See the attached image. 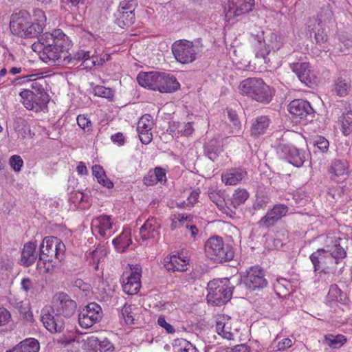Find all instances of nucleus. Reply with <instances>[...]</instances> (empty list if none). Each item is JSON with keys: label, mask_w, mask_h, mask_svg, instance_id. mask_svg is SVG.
<instances>
[{"label": "nucleus", "mask_w": 352, "mask_h": 352, "mask_svg": "<svg viewBox=\"0 0 352 352\" xmlns=\"http://www.w3.org/2000/svg\"><path fill=\"white\" fill-rule=\"evenodd\" d=\"M69 46L68 37L57 30L53 33L43 34L37 42L32 45V49L39 54L43 62L49 65H65L72 61Z\"/></svg>", "instance_id": "nucleus-1"}, {"label": "nucleus", "mask_w": 352, "mask_h": 352, "mask_svg": "<svg viewBox=\"0 0 352 352\" xmlns=\"http://www.w3.org/2000/svg\"><path fill=\"white\" fill-rule=\"evenodd\" d=\"M344 244V241L340 237L328 235L324 248L318 249L310 256L314 270L324 273L335 271L334 266L338 263L339 259L346 256Z\"/></svg>", "instance_id": "nucleus-2"}, {"label": "nucleus", "mask_w": 352, "mask_h": 352, "mask_svg": "<svg viewBox=\"0 0 352 352\" xmlns=\"http://www.w3.org/2000/svg\"><path fill=\"white\" fill-rule=\"evenodd\" d=\"M65 244L55 236L44 238L40 246L39 261L37 267L43 268L45 273L52 274L57 263L64 258Z\"/></svg>", "instance_id": "nucleus-3"}, {"label": "nucleus", "mask_w": 352, "mask_h": 352, "mask_svg": "<svg viewBox=\"0 0 352 352\" xmlns=\"http://www.w3.org/2000/svg\"><path fill=\"white\" fill-rule=\"evenodd\" d=\"M137 80L140 85L161 93H171L179 88L175 77L168 74L157 72L139 74Z\"/></svg>", "instance_id": "nucleus-4"}, {"label": "nucleus", "mask_w": 352, "mask_h": 352, "mask_svg": "<svg viewBox=\"0 0 352 352\" xmlns=\"http://www.w3.org/2000/svg\"><path fill=\"white\" fill-rule=\"evenodd\" d=\"M239 89L241 94L257 102L269 103L272 100L271 89L261 78H246L241 82Z\"/></svg>", "instance_id": "nucleus-5"}, {"label": "nucleus", "mask_w": 352, "mask_h": 352, "mask_svg": "<svg viewBox=\"0 0 352 352\" xmlns=\"http://www.w3.org/2000/svg\"><path fill=\"white\" fill-rule=\"evenodd\" d=\"M205 252L208 258L217 263L231 261L234 258L232 248L225 244L220 236H212L205 243Z\"/></svg>", "instance_id": "nucleus-6"}, {"label": "nucleus", "mask_w": 352, "mask_h": 352, "mask_svg": "<svg viewBox=\"0 0 352 352\" xmlns=\"http://www.w3.org/2000/svg\"><path fill=\"white\" fill-rule=\"evenodd\" d=\"M207 300L214 305H221L231 299L232 292L222 279H214L208 283Z\"/></svg>", "instance_id": "nucleus-7"}, {"label": "nucleus", "mask_w": 352, "mask_h": 352, "mask_svg": "<svg viewBox=\"0 0 352 352\" xmlns=\"http://www.w3.org/2000/svg\"><path fill=\"white\" fill-rule=\"evenodd\" d=\"M171 48L175 59L182 64L192 63L196 59L197 52L192 42L179 40L173 43Z\"/></svg>", "instance_id": "nucleus-8"}, {"label": "nucleus", "mask_w": 352, "mask_h": 352, "mask_svg": "<svg viewBox=\"0 0 352 352\" xmlns=\"http://www.w3.org/2000/svg\"><path fill=\"white\" fill-rule=\"evenodd\" d=\"M53 311L56 316H63L70 318L74 314L76 309V302L64 292L56 294L52 299Z\"/></svg>", "instance_id": "nucleus-9"}, {"label": "nucleus", "mask_w": 352, "mask_h": 352, "mask_svg": "<svg viewBox=\"0 0 352 352\" xmlns=\"http://www.w3.org/2000/svg\"><path fill=\"white\" fill-rule=\"evenodd\" d=\"M243 281L245 286L251 290L261 289L267 285L264 270L258 265L250 267L243 275Z\"/></svg>", "instance_id": "nucleus-10"}, {"label": "nucleus", "mask_w": 352, "mask_h": 352, "mask_svg": "<svg viewBox=\"0 0 352 352\" xmlns=\"http://www.w3.org/2000/svg\"><path fill=\"white\" fill-rule=\"evenodd\" d=\"M20 96L26 109L38 111L48 101V95L45 92L35 93L28 89L21 91Z\"/></svg>", "instance_id": "nucleus-11"}, {"label": "nucleus", "mask_w": 352, "mask_h": 352, "mask_svg": "<svg viewBox=\"0 0 352 352\" xmlns=\"http://www.w3.org/2000/svg\"><path fill=\"white\" fill-rule=\"evenodd\" d=\"M31 15L25 10H21L19 12L11 15L10 21V29L11 32L20 36L24 34L23 30L27 25L31 23Z\"/></svg>", "instance_id": "nucleus-12"}, {"label": "nucleus", "mask_w": 352, "mask_h": 352, "mask_svg": "<svg viewBox=\"0 0 352 352\" xmlns=\"http://www.w3.org/2000/svg\"><path fill=\"white\" fill-rule=\"evenodd\" d=\"M254 6V0H236L235 2H229L225 7L226 17L230 19L252 11Z\"/></svg>", "instance_id": "nucleus-13"}, {"label": "nucleus", "mask_w": 352, "mask_h": 352, "mask_svg": "<svg viewBox=\"0 0 352 352\" xmlns=\"http://www.w3.org/2000/svg\"><path fill=\"white\" fill-rule=\"evenodd\" d=\"M51 307H45L41 311V321L45 327L51 333H60L64 329L63 320L59 316L56 318L51 314Z\"/></svg>", "instance_id": "nucleus-14"}, {"label": "nucleus", "mask_w": 352, "mask_h": 352, "mask_svg": "<svg viewBox=\"0 0 352 352\" xmlns=\"http://www.w3.org/2000/svg\"><path fill=\"white\" fill-rule=\"evenodd\" d=\"M292 70L297 75L299 80L308 86L316 82V76L310 69L308 63H296L293 64Z\"/></svg>", "instance_id": "nucleus-15"}, {"label": "nucleus", "mask_w": 352, "mask_h": 352, "mask_svg": "<svg viewBox=\"0 0 352 352\" xmlns=\"http://www.w3.org/2000/svg\"><path fill=\"white\" fill-rule=\"evenodd\" d=\"M140 277V270L139 268H136L135 271L131 272L129 276L123 279L122 288L124 292L129 295L137 294L141 287Z\"/></svg>", "instance_id": "nucleus-16"}, {"label": "nucleus", "mask_w": 352, "mask_h": 352, "mask_svg": "<svg viewBox=\"0 0 352 352\" xmlns=\"http://www.w3.org/2000/svg\"><path fill=\"white\" fill-rule=\"evenodd\" d=\"M161 225L155 217L148 218L140 229V238L142 241L155 239L159 235Z\"/></svg>", "instance_id": "nucleus-17"}, {"label": "nucleus", "mask_w": 352, "mask_h": 352, "mask_svg": "<svg viewBox=\"0 0 352 352\" xmlns=\"http://www.w3.org/2000/svg\"><path fill=\"white\" fill-rule=\"evenodd\" d=\"M288 110L296 118L302 119L311 113L313 109L310 106L309 102L298 99L294 100L289 103Z\"/></svg>", "instance_id": "nucleus-18"}, {"label": "nucleus", "mask_w": 352, "mask_h": 352, "mask_svg": "<svg viewBox=\"0 0 352 352\" xmlns=\"http://www.w3.org/2000/svg\"><path fill=\"white\" fill-rule=\"evenodd\" d=\"M38 16H41V19H38L34 21L31 20L30 24L28 25L27 28L23 30L25 34L21 35L20 37L34 38L43 32L45 25V16L41 10L38 12Z\"/></svg>", "instance_id": "nucleus-19"}, {"label": "nucleus", "mask_w": 352, "mask_h": 352, "mask_svg": "<svg viewBox=\"0 0 352 352\" xmlns=\"http://www.w3.org/2000/svg\"><path fill=\"white\" fill-rule=\"evenodd\" d=\"M192 122H173L170 124L169 131L173 136H189L194 132Z\"/></svg>", "instance_id": "nucleus-20"}, {"label": "nucleus", "mask_w": 352, "mask_h": 352, "mask_svg": "<svg viewBox=\"0 0 352 352\" xmlns=\"http://www.w3.org/2000/svg\"><path fill=\"white\" fill-rule=\"evenodd\" d=\"M186 261L176 255L168 256L164 258V267L168 272H184L187 270Z\"/></svg>", "instance_id": "nucleus-21"}, {"label": "nucleus", "mask_w": 352, "mask_h": 352, "mask_svg": "<svg viewBox=\"0 0 352 352\" xmlns=\"http://www.w3.org/2000/svg\"><path fill=\"white\" fill-rule=\"evenodd\" d=\"M36 245L29 242L24 245L21 252V262L26 267L32 265L37 258L36 253Z\"/></svg>", "instance_id": "nucleus-22"}, {"label": "nucleus", "mask_w": 352, "mask_h": 352, "mask_svg": "<svg viewBox=\"0 0 352 352\" xmlns=\"http://www.w3.org/2000/svg\"><path fill=\"white\" fill-rule=\"evenodd\" d=\"M348 163L345 160L335 159L329 168L331 179L336 180L337 177H343L347 174Z\"/></svg>", "instance_id": "nucleus-23"}, {"label": "nucleus", "mask_w": 352, "mask_h": 352, "mask_svg": "<svg viewBox=\"0 0 352 352\" xmlns=\"http://www.w3.org/2000/svg\"><path fill=\"white\" fill-rule=\"evenodd\" d=\"M93 225L94 226V231L98 232L102 236H105L106 231L112 228L111 217L107 215H102L96 218L93 221Z\"/></svg>", "instance_id": "nucleus-24"}, {"label": "nucleus", "mask_w": 352, "mask_h": 352, "mask_svg": "<svg viewBox=\"0 0 352 352\" xmlns=\"http://www.w3.org/2000/svg\"><path fill=\"white\" fill-rule=\"evenodd\" d=\"M39 350V343L34 338L26 339L12 350L7 352H38Z\"/></svg>", "instance_id": "nucleus-25"}, {"label": "nucleus", "mask_w": 352, "mask_h": 352, "mask_svg": "<svg viewBox=\"0 0 352 352\" xmlns=\"http://www.w3.org/2000/svg\"><path fill=\"white\" fill-rule=\"evenodd\" d=\"M270 124V120L267 116L258 117L252 123L251 127V135L258 137L267 130Z\"/></svg>", "instance_id": "nucleus-26"}, {"label": "nucleus", "mask_w": 352, "mask_h": 352, "mask_svg": "<svg viewBox=\"0 0 352 352\" xmlns=\"http://www.w3.org/2000/svg\"><path fill=\"white\" fill-rule=\"evenodd\" d=\"M130 230H124L123 232L115 239L113 240V243L116 249L122 252L130 245L131 239L130 238Z\"/></svg>", "instance_id": "nucleus-27"}, {"label": "nucleus", "mask_w": 352, "mask_h": 352, "mask_svg": "<svg viewBox=\"0 0 352 352\" xmlns=\"http://www.w3.org/2000/svg\"><path fill=\"white\" fill-rule=\"evenodd\" d=\"M246 175V172L243 170L233 169L222 175V181L228 185H235L242 180Z\"/></svg>", "instance_id": "nucleus-28"}, {"label": "nucleus", "mask_w": 352, "mask_h": 352, "mask_svg": "<svg viewBox=\"0 0 352 352\" xmlns=\"http://www.w3.org/2000/svg\"><path fill=\"white\" fill-rule=\"evenodd\" d=\"M80 313L85 314L86 316L96 322L100 320L102 315L100 306L96 302L88 304Z\"/></svg>", "instance_id": "nucleus-29"}, {"label": "nucleus", "mask_w": 352, "mask_h": 352, "mask_svg": "<svg viewBox=\"0 0 352 352\" xmlns=\"http://www.w3.org/2000/svg\"><path fill=\"white\" fill-rule=\"evenodd\" d=\"M92 172L93 175L97 178L98 183L108 188H111L113 187V182L107 177L105 173L101 166H94L92 167Z\"/></svg>", "instance_id": "nucleus-30"}, {"label": "nucleus", "mask_w": 352, "mask_h": 352, "mask_svg": "<svg viewBox=\"0 0 352 352\" xmlns=\"http://www.w3.org/2000/svg\"><path fill=\"white\" fill-rule=\"evenodd\" d=\"M327 298L329 301L341 302L345 300L346 296L336 284H333L329 287Z\"/></svg>", "instance_id": "nucleus-31"}, {"label": "nucleus", "mask_w": 352, "mask_h": 352, "mask_svg": "<svg viewBox=\"0 0 352 352\" xmlns=\"http://www.w3.org/2000/svg\"><path fill=\"white\" fill-rule=\"evenodd\" d=\"M346 342V338L342 335H327L324 336V342L329 346L333 349L340 348Z\"/></svg>", "instance_id": "nucleus-32"}, {"label": "nucleus", "mask_w": 352, "mask_h": 352, "mask_svg": "<svg viewBox=\"0 0 352 352\" xmlns=\"http://www.w3.org/2000/svg\"><path fill=\"white\" fill-rule=\"evenodd\" d=\"M350 87V80L349 78H338L335 82V91L340 97L346 96Z\"/></svg>", "instance_id": "nucleus-33"}, {"label": "nucleus", "mask_w": 352, "mask_h": 352, "mask_svg": "<svg viewBox=\"0 0 352 352\" xmlns=\"http://www.w3.org/2000/svg\"><path fill=\"white\" fill-rule=\"evenodd\" d=\"M120 16L117 18V22L119 26L123 28L129 26L134 22L135 14L132 11L119 12Z\"/></svg>", "instance_id": "nucleus-34"}, {"label": "nucleus", "mask_w": 352, "mask_h": 352, "mask_svg": "<svg viewBox=\"0 0 352 352\" xmlns=\"http://www.w3.org/2000/svg\"><path fill=\"white\" fill-rule=\"evenodd\" d=\"M249 194L244 189H238L235 190L231 198V205L234 208H236L238 206L245 203L248 198Z\"/></svg>", "instance_id": "nucleus-35"}, {"label": "nucleus", "mask_w": 352, "mask_h": 352, "mask_svg": "<svg viewBox=\"0 0 352 352\" xmlns=\"http://www.w3.org/2000/svg\"><path fill=\"white\" fill-rule=\"evenodd\" d=\"M153 121L149 114L142 116L138 122V131H151L153 127Z\"/></svg>", "instance_id": "nucleus-36"}, {"label": "nucleus", "mask_w": 352, "mask_h": 352, "mask_svg": "<svg viewBox=\"0 0 352 352\" xmlns=\"http://www.w3.org/2000/svg\"><path fill=\"white\" fill-rule=\"evenodd\" d=\"M341 122L342 133L345 135L351 134L352 133V111L343 113Z\"/></svg>", "instance_id": "nucleus-37"}, {"label": "nucleus", "mask_w": 352, "mask_h": 352, "mask_svg": "<svg viewBox=\"0 0 352 352\" xmlns=\"http://www.w3.org/2000/svg\"><path fill=\"white\" fill-rule=\"evenodd\" d=\"M100 340L95 336H88L84 340V349L88 352H96L99 349Z\"/></svg>", "instance_id": "nucleus-38"}, {"label": "nucleus", "mask_w": 352, "mask_h": 352, "mask_svg": "<svg viewBox=\"0 0 352 352\" xmlns=\"http://www.w3.org/2000/svg\"><path fill=\"white\" fill-rule=\"evenodd\" d=\"M329 146V141L323 137H318L316 140L314 141V152L316 153H326Z\"/></svg>", "instance_id": "nucleus-39"}, {"label": "nucleus", "mask_w": 352, "mask_h": 352, "mask_svg": "<svg viewBox=\"0 0 352 352\" xmlns=\"http://www.w3.org/2000/svg\"><path fill=\"white\" fill-rule=\"evenodd\" d=\"M277 221H278V219L275 217L270 211H268L267 213L262 217L258 223L260 226L267 228L274 226Z\"/></svg>", "instance_id": "nucleus-40"}, {"label": "nucleus", "mask_w": 352, "mask_h": 352, "mask_svg": "<svg viewBox=\"0 0 352 352\" xmlns=\"http://www.w3.org/2000/svg\"><path fill=\"white\" fill-rule=\"evenodd\" d=\"M101 254H102L101 251L95 250L92 252H90L87 255V261L89 262V265H96V266H95L96 270H98V263L100 260Z\"/></svg>", "instance_id": "nucleus-41"}, {"label": "nucleus", "mask_w": 352, "mask_h": 352, "mask_svg": "<svg viewBox=\"0 0 352 352\" xmlns=\"http://www.w3.org/2000/svg\"><path fill=\"white\" fill-rule=\"evenodd\" d=\"M205 152L207 154H217L221 152V145L217 140H211L205 146Z\"/></svg>", "instance_id": "nucleus-42"}, {"label": "nucleus", "mask_w": 352, "mask_h": 352, "mask_svg": "<svg viewBox=\"0 0 352 352\" xmlns=\"http://www.w3.org/2000/svg\"><path fill=\"white\" fill-rule=\"evenodd\" d=\"M188 217H185L184 214H175L172 216L170 224L171 230H175L180 226H183L184 222L187 221Z\"/></svg>", "instance_id": "nucleus-43"}, {"label": "nucleus", "mask_w": 352, "mask_h": 352, "mask_svg": "<svg viewBox=\"0 0 352 352\" xmlns=\"http://www.w3.org/2000/svg\"><path fill=\"white\" fill-rule=\"evenodd\" d=\"M109 58L110 54H104L98 56L96 54V51H94V52L92 54L91 66L102 65L106 61L109 60Z\"/></svg>", "instance_id": "nucleus-44"}, {"label": "nucleus", "mask_w": 352, "mask_h": 352, "mask_svg": "<svg viewBox=\"0 0 352 352\" xmlns=\"http://www.w3.org/2000/svg\"><path fill=\"white\" fill-rule=\"evenodd\" d=\"M95 94L100 97L105 98H112L113 97V91L111 89L102 86H98L94 89Z\"/></svg>", "instance_id": "nucleus-45"}, {"label": "nucleus", "mask_w": 352, "mask_h": 352, "mask_svg": "<svg viewBox=\"0 0 352 352\" xmlns=\"http://www.w3.org/2000/svg\"><path fill=\"white\" fill-rule=\"evenodd\" d=\"M288 210V208L285 204H278L274 206V208L270 210L272 214L275 216L279 220L282 217L285 216Z\"/></svg>", "instance_id": "nucleus-46"}, {"label": "nucleus", "mask_w": 352, "mask_h": 352, "mask_svg": "<svg viewBox=\"0 0 352 352\" xmlns=\"http://www.w3.org/2000/svg\"><path fill=\"white\" fill-rule=\"evenodd\" d=\"M122 315L127 324H133L134 318L132 316V307L131 305L125 304L122 309Z\"/></svg>", "instance_id": "nucleus-47"}, {"label": "nucleus", "mask_w": 352, "mask_h": 352, "mask_svg": "<svg viewBox=\"0 0 352 352\" xmlns=\"http://www.w3.org/2000/svg\"><path fill=\"white\" fill-rule=\"evenodd\" d=\"M136 5L135 0H123L120 2L118 12L132 11L134 12Z\"/></svg>", "instance_id": "nucleus-48"}, {"label": "nucleus", "mask_w": 352, "mask_h": 352, "mask_svg": "<svg viewBox=\"0 0 352 352\" xmlns=\"http://www.w3.org/2000/svg\"><path fill=\"white\" fill-rule=\"evenodd\" d=\"M78 126L84 130L89 131L91 130V123L89 119L85 115H79L77 117Z\"/></svg>", "instance_id": "nucleus-49"}, {"label": "nucleus", "mask_w": 352, "mask_h": 352, "mask_svg": "<svg viewBox=\"0 0 352 352\" xmlns=\"http://www.w3.org/2000/svg\"><path fill=\"white\" fill-rule=\"evenodd\" d=\"M9 163L15 171H19L23 166V162L20 155H12Z\"/></svg>", "instance_id": "nucleus-50"}, {"label": "nucleus", "mask_w": 352, "mask_h": 352, "mask_svg": "<svg viewBox=\"0 0 352 352\" xmlns=\"http://www.w3.org/2000/svg\"><path fill=\"white\" fill-rule=\"evenodd\" d=\"M79 324L83 328H89L92 327L96 322L88 318L85 314L80 313L78 315Z\"/></svg>", "instance_id": "nucleus-51"}, {"label": "nucleus", "mask_w": 352, "mask_h": 352, "mask_svg": "<svg viewBox=\"0 0 352 352\" xmlns=\"http://www.w3.org/2000/svg\"><path fill=\"white\" fill-rule=\"evenodd\" d=\"M287 160L293 166L300 167L306 160L305 155H287Z\"/></svg>", "instance_id": "nucleus-52"}, {"label": "nucleus", "mask_w": 352, "mask_h": 352, "mask_svg": "<svg viewBox=\"0 0 352 352\" xmlns=\"http://www.w3.org/2000/svg\"><path fill=\"white\" fill-rule=\"evenodd\" d=\"M11 319V314L6 309L0 307V327L4 326Z\"/></svg>", "instance_id": "nucleus-53"}, {"label": "nucleus", "mask_w": 352, "mask_h": 352, "mask_svg": "<svg viewBox=\"0 0 352 352\" xmlns=\"http://www.w3.org/2000/svg\"><path fill=\"white\" fill-rule=\"evenodd\" d=\"M216 329L217 333L228 340L232 339V334L225 329V324L223 322H217L216 325Z\"/></svg>", "instance_id": "nucleus-54"}, {"label": "nucleus", "mask_w": 352, "mask_h": 352, "mask_svg": "<svg viewBox=\"0 0 352 352\" xmlns=\"http://www.w3.org/2000/svg\"><path fill=\"white\" fill-rule=\"evenodd\" d=\"M292 344V341L289 338H285L278 342L276 346L274 347V350L276 351H285L287 349L290 348Z\"/></svg>", "instance_id": "nucleus-55"}, {"label": "nucleus", "mask_w": 352, "mask_h": 352, "mask_svg": "<svg viewBox=\"0 0 352 352\" xmlns=\"http://www.w3.org/2000/svg\"><path fill=\"white\" fill-rule=\"evenodd\" d=\"M157 324L161 327L164 328L168 333H173L175 331L174 327L166 321L163 316H160L158 318Z\"/></svg>", "instance_id": "nucleus-56"}, {"label": "nucleus", "mask_w": 352, "mask_h": 352, "mask_svg": "<svg viewBox=\"0 0 352 352\" xmlns=\"http://www.w3.org/2000/svg\"><path fill=\"white\" fill-rule=\"evenodd\" d=\"M76 336L75 333L71 331L69 332L68 336L64 334L62 336H60V338H58V342L63 344L67 345L74 342L76 340Z\"/></svg>", "instance_id": "nucleus-57"}, {"label": "nucleus", "mask_w": 352, "mask_h": 352, "mask_svg": "<svg viewBox=\"0 0 352 352\" xmlns=\"http://www.w3.org/2000/svg\"><path fill=\"white\" fill-rule=\"evenodd\" d=\"M138 135L142 143L147 144L150 143L153 139L151 131H138Z\"/></svg>", "instance_id": "nucleus-58"}, {"label": "nucleus", "mask_w": 352, "mask_h": 352, "mask_svg": "<svg viewBox=\"0 0 352 352\" xmlns=\"http://www.w3.org/2000/svg\"><path fill=\"white\" fill-rule=\"evenodd\" d=\"M34 80V81H32L30 87L32 88V91H34L35 93H43L45 92L44 88L43 87V85L41 83V82L43 81V78H39L38 80Z\"/></svg>", "instance_id": "nucleus-59"}, {"label": "nucleus", "mask_w": 352, "mask_h": 352, "mask_svg": "<svg viewBox=\"0 0 352 352\" xmlns=\"http://www.w3.org/2000/svg\"><path fill=\"white\" fill-rule=\"evenodd\" d=\"M179 344L183 346L180 349L181 352H198L195 346L186 340H183L182 343Z\"/></svg>", "instance_id": "nucleus-60"}, {"label": "nucleus", "mask_w": 352, "mask_h": 352, "mask_svg": "<svg viewBox=\"0 0 352 352\" xmlns=\"http://www.w3.org/2000/svg\"><path fill=\"white\" fill-rule=\"evenodd\" d=\"M99 349L100 351H113L114 349V346L112 343H111L107 339H104L103 340H100Z\"/></svg>", "instance_id": "nucleus-61"}, {"label": "nucleus", "mask_w": 352, "mask_h": 352, "mask_svg": "<svg viewBox=\"0 0 352 352\" xmlns=\"http://www.w3.org/2000/svg\"><path fill=\"white\" fill-rule=\"evenodd\" d=\"M155 182H162L163 181H166V174L164 170L160 167H157L155 168Z\"/></svg>", "instance_id": "nucleus-62"}, {"label": "nucleus", "mask_w": 352, "mask_h": 352, "mask_svg": "<svg viewBox=\"0 0 352 352\" xmlns=\"http://www.w3.org/2000/svg\"><path fill=\"white\" fill-rule=\"evenodd\" d=\"M315 39L317 43L322 44L327 41V35L323 30H318L315 33Z\"/></svg>", "instance_id": "nucleus-63"}, {"label": "nucleus", "mask_w": 352, "mask_h": 352, "mask_svg": "<svg viewBox=\"0 0 352 352\" xmlns=\"http://www.w3.org/2000/svg\"><path fill=\"white\" fill-rule=\"evenodd\" d=\"M111 140L118 145H123L124 143V136L122 133H117L111 135Z\"/></svg>", "instance_id": "nucleus-64"}]
</instances>
